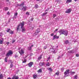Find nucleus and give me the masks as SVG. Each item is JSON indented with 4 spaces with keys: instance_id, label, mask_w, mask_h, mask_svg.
Listing matches in <instances>:
<instances>
[{
    "instance_id": "obj_1",
    "label": "nucleus",
    "mask_w": 79,
    "mask_h": 79,
    "mask_svg": "<svg viewBox=\"0 0 79 79\" xmlns=\"http://www.w3.org/2000/svg\"><path fill=\"white\" fill-rule=\"evenodd\" d=\"M60 35L61 34H64L65 36H67L68 34V32L66 30H65L64 29H61L59 31Z\"/></svg>"
},
{
    "instance_id": "obj_2",
    "label": "nucleus",
    "mask_w": 79,
    "mask_h": 79,
    "mask_svg": "<svg viewBox=\"0 0 79 79\" xmlns=\"http://www.w3.org/2000/svg\"><path fill=\"white\" fill-rule=\"evenodd\" d=\"M25 23L24 22H22L21 23V28L22 29V32H25V31H26V29H25V27H24Z\"/></svg>"
},
{
    "instance_id": "obj_3",
    "label": "nucleus",
    "mask_w": 79,
    "mask_h": 79,
    "mask_svg": "<svg viewBox=\"0 0 79 79\" xmlns=\"http://www.w3.org/2000/svg\"><path fill=\"white\" fill-rule=\"evenodd\" d=\"M69 69H67L66 70V71L64 73V77H66L67 76H69Z\"/></svg>"
},
{
    "instance_id": "obj_4",
    "label": "nucleus",
    "mask_w": 79,
    "mask_h": 79,
    "mask_svg": "<svg viewBox=\"0 0 79 79\" xmlns=\"http://www.w3.org/2000/svg\"><path fill=\"white\" fill-rule=\"evenodd\" d=\"M40 29H37L35 31V33L34 34V35H37L39 34V32H40Z\"/></svg>"
},
{
    "instance_id": "obj_5",
    "label": "nucleus",
    "mask_w": 79,
    "mask_h": 79,
    "mask_svg": "<svg viewBox=\"0 0 79 79\" xmlns=\"http://www.w3.org/2000/svg\"><path fill=\"white\" fill-rule=\"evenodd\" d=\"M21 10L24 11H26V10H27V7L25 6L22 7H20V9Z\"/></svg>"
},
{
    "instance_id": "obj_6",
    "label": "nucleus",
    "mask_w": 79,
    "mask_h": 79,
    "mask_svg": "<svg viewBox=\"0 0 79 79\" xmlns=\"http://www.w3.org/2000/svg\"><path fill=\"white\" fill-rule=\"evenodd\" d=\"M11 55H13V52H12V51L10 50L9 52L7 53L6 55V56H9Z\"/></svg>"
},
{
    "instance_id": "obj_7",
    "label": "nucleus",
    "mask_w": 79,
    "mask_h": 79,
    "mask_svg": "<svg viewBox=\"0 0 79 79\" xmlns=\"http://www.w3.org/2000/svg\"><path fill=\"white\" fill-rule=\"evenodd\" d=\"M19 52L20 55H22L24 53V49H22L20 51H19Z\"/></svg>"
},
{
    "instance_id": "obj_8",
    "label": "nucleus",
    "mask_w": 79,
    "mask_h": 79,
    "mask_svg": "<svg viewBox=\"0 0 79 79\" xmlns=\"http://www.w3.org/2000/svg\"><path fill=\"white\" fill-rule=\"evenodd\" d=\"M33 64H34V62H31L28 64V66L31 67V66H32Z\"/></svg>"
},
{
    "instance_id": "obj_9",
    "label": "nucleus",
    "mask_w": 79,
    "mask_h": 79,
    "mask_svg": "<svg viewBox=\"0 0 79 79\" xmlns=\"http://www.w3.org/2000/svg\"><path fill=\"white\" fill-rule=\"evenodd\" d=\"M4 41V39L3 38H1L0 39V44H3V42Z\"/></svg>"
},
{
    "instance_id": "obj_10",
    "label": "nucleus",
    "mask_w": 79,
    "mask_h": 79,
    "mask_svg": "<svg viewBox=\"0 0 79 79\" xmlns=\"http://www.w3.org/2000/svg\"><path fill=\"white\" fill-rule=\"evenodd\" d=\"M71 9H68L67 10H66L65 11L66 13H71Z\"/></svg>"
},
{
    "instance_id": "obj_11",
    "label": "nucleus",
    "mask_w": 79,
    "mask_h": 79,
    "mask_svg": "<svg viewBox=\"0 0 79 79\" xmlns=\"http://www.w3.org/2000/svg\"><path fill=\"white\" fill-rule=\"evenodd\" d=\"M24 3L23 2L22 3H21L20 5H19V9H21V8H22V7H23L24 6Z\"/></svg>"
},
{
    "instance_id": "obj_12",
    "label": "nucleus",
    "mask_w": 79,
    "mask_h": 79,
    "mask_svg": "<svg viewBox=\"0 0 79 79\" xmlns=\"http://www.w3.org/2000/svg\"><path fill=\"white\" fill-rule=\"evenodd\" d=\"M33 79H36L37 77V74H34L33 75Z\"/></svg>"
},
{
    "instance_id": "obj_13",
    "label": "nucleus",
    "mask_w": 79,
    "mask_h": 79,
    "mask_svg": "<svg viewBox=\"0 0 79 79\" xmlns=\"http://www.w3.org/2000/svg\"><path fill=\"white\" fill-rule=\"evenodd\" d=\"M19 79V77H17L15 75L13 76L12 79Z\"/></svg>"
},
{
    "instance_id": "obj_14",
    "label": "nucleus",
    "mask_w": 79,
    "mask_h": 79,
    "mask_svg": "<svg viewBox=\"0 0 79 79\" xmlns=\"http://www.w3.org/2000/svg\"><path fill=\"white\" fill-rule=\"evenodd\" d=\"M55 50L53 48H52L51 49V51L52 53H55Z\"/></svg>"
},
{
    "instance_id": "obj_15",
    "label": "nucleus",
    "mask_w": 79,
    "mask_h": 79,
    "mask_svg": "<svg viewBox=\"0 0 79 79\" xmlns=\"http://www.w3.org/2000/svg\"><path fill=\"white\" fill-rule=\"evenodd\" d=\"M59 38V36H56V35H55L53 36V40H54L55 39H58Z\"/></svg>"
},
{
    "instance_id": "obj_16",
    "label": "nucleus",
    "mask_w": 79,
    "mask_h": 79,
    "mask_svg": "<svg viewBox=\"0 0 79 79\" xmlns=\"http://www.w3.org/2000/svg\"><path fill=\"white\" fill-rule=\"evenodd\" d=\"M18 15V13H16L15 14L14 16V18H16V17Z\"/></svg>"
},
{
    "instance_id": "obj_17",
    "label": "nucleus",
    "mask_w": 79,
    "mask_h": 79,
    "mask_svg": "<svg viewBox=\"0 0 79 79\" xmlns=\"http://www.w3.org/2000/svg\"><path fill=\"white\" fill-rule=\"evenodd\" d=\"M44 62H41L39 63V65L40 66H42L44 65Z\"/></svg>"
},
{
    "instance_id": "obj_18",
    "label": "nucleus",
    "mask_w": 79,
    "mask_h": 79,
    "mask_svg": "<svg viewBox=\"0 0 79 79\" xmlns=\"http://www.w3.org/2000/svg\"><path fill=\"white\" fill-rule=\"evenodd\" d=\"M20 26H21V23H20V24L18 26V27H17V31H18V30H19V27Z\"/></svg>"
},
{
    "instance_id": "obj_19",
    "label": "nucleus",
    "mask_w": 79,
    "mask_h": 79,
    "mask_svg": "<svg viewBox=\"0 0 79 79\" xmlns=\"http://www.w3.org/2000/svg\"><path fill=\"white\" fill-rule=\"evenodd\" d=\"M5 61L6 62V63L7 62V61H8V57H5Z\"/></svg>"
},
{
    "instance_id": "obj_20",
    "label": "nucleus",
    "mask_w": 79,
    "mask_h": 79,
    "mask_svg": "<svg viewBox=\"0 0 79 79\" xmlns=\"http://www.w3.org/2000/svg\"><path fill=\"white\" fill-rule=\"evenodd\" d=\"M3 78V74H0V79H2Z\"/></svg>"
},
{
    "instance_id": "obj_21",
    "label": "nucleus",
    "mask_w": 79,
    "mask_h": 79,
    "mask_svg": "<svg viewBox=\"0 0 79 79\" xmlns=\"http://www.w3.org/2000/svg\"><path fill=\"white\" fill-rule=\"evenodd\" d=\"M39 8V6L37 4H35V8Z\"/></svg>"
},
{
    "instance_id": "obj_22",
    "label": "nucleus",
    "mask_w": 79,
    "mask_h": 79,
    "mask_svg": "<svg viewBox=\"0 0 79 79\" xmlns=\"http://www.w3.org/2000/svg\"><path fill=\"white\" fill-rule=\"evenodd\" d=\"M69 44V41L68 40H67L65 41V44Z\"/></svg>"
},
{
    "instance_id": "obj_23",
    "label": "nucleus",
    "mask_w": 79,
    "mask_h": 79,
    "mask_svg": "<svg viewBox=\"0 0 79 79\" xmlns=\"http://www.w3.org/2000/svg\"><path fill=\"white\" fill-rule=\"evenodd\" d=\"M72 2V0H67L66 1V3H70Z\"/></svg>"
},
{
    "instance_id": "obj_24",
    "label": "nucleus",
    "mask_w": 79,
    "mask_h": 79,
    "mask_svg": "<svg viewBox=\"0 0 79 79\" xmlns=\"http://www.w3.org/2000/svg\"><path fill=\"white\" fill-rule=\"evenodd\" d=\"M77 79V75H76L74 76V79Z\"/></svg>"
},
{
    "instance_id": "obj_25",
    "label": "nucleus",
    "mask_w": 79,
    "mask_h": 79,
    "mask_svg": "<svg viewBox=\"0 0 79 79\" xmlns=\"http://www.w3.org/2000/svg\"><path fill=\"white\" fill-rule=\"evenodd\" d=\"M48 13V12H46L44 13H43L42 15V16H44V15H47Z\"/></svg>"
},
{
    "instance_id": "obj_26",
    "label": "nucleus",
    "mask_w": 79,
    "mask_h": 79,
    "mask_svg": "<svg viewBox=\"0 0 79 79\" xmlns=\"http://www.w3.org/2000/svg\"><path fill=\"white\" fill-rule=\"evenodd\" d=\"M9 33L10 34H13V31L10 30V31H9Z\"/></svg>"
},
{
    "instance_id": "obj_27",
    "label": "nucleus",
    "mask_w": 79,
    "mask_h": 79,
    "mask_svg": "<svg viewBox=\"0 0 79 79\" xmlns=\"http://www.w3.org/2000/svg\"><path fill=\"white\" fill-rule=\"evenodd\" d=\"M46 65L47 66H50V63L49 62H48L46 64Z\"/></svg>"
},
{
    "instance_id": "obj_28",
    "label": "nucleus",
    "mask_w": 79,
    "mask_h": 79,
    "mask_svg": "<svg viewBox=\"0 0 79 79\" xmlns=\"http://www.w3.org/2000/svg\"><path fill=\"white\" fill-rule=\"evenodd\" d=\"M10 29L7 28V30L6 31L7 32H10Z\"/></svg>"
},
{
    "instance_id": "obj_29",
    "label": "nucleus",
    "mask_w": 79,
    "mask_h": 79,
    "mask_svg": "<svg viewBox=\"0 0 79 79\" xmlns=\"http://www.w3.org/2000/svg\"><path fill=\"white\" fill-rule=\"evenodd\" d=\"M13 63H12L10 65V68H13Z\"/></svg>"
},
{
    "instance_id": "obj_30",
    "label": "nucleus",
    "mask_w": 79,
    "mask_h": 79,
    "mask_svg": "<svg viewBox=\"0 0 79 79\" xmlns=\"http://www.w3.org/2000/svg\"><path fill=\"white\" fill-rule=\"evenodd\" d=\"M38 73H41L42 72V69H40L38 71Z\"/></svg>"
},
{
    "instance_id": "obj_31",
    "label": "nucleus",
    "mask_w": 79,
    "mask_h": 79,
    "mask_svg": "<svg viewBox=\"0 0 79 79\" xmlns=\"http://www.w3.org/2000/svg\"><path fill=\"white\" fill-rule=\"evenodd\" d=\"M75 74V72H71V75H73V74Z\"/></svg>"
},
{
    "instance_id": "obj_32",
    "label": "nucleus",
    "mask_w": 79,
    "mask_h": 79,
    "mask_svg": "<svg viewBox=\"0 0 79 79\" xmlns=\"http://www.w3.org/2000/svg\"><path fill=\"white\" fill-rule=\"evenodd\" d=\"M28 48L29 50H31V49H32V48H31V47H28Z\"/></svg>"
},
{
    "instance_id": "obj_33",
    "label": "nucleus",
    "mask_w": 79,
    "mask_h": 79,
    "mask_svg": "<svg viewBox=\"0 0 79 79\" xmlns=\"http://www.w3.org/2000/svg\"><path fill=\"white\" fill-rule=\"evenodd\" d=\"M53 18H54L55 17H56V14H54L53 15Z\"/></svg>"
},
{
    "instance_id": "obj_34",
    "label": "nucleus",
    "mask_w": 79,
    "mask_h": 79,
    "mask_svg": "<svg viewBox=\"0 0 79 79\" xmlns=\"http://www.w3.org/2000/svg\"><path fill=\"white\" fill-rule=\"evenodd\" d=\"M48 70L49 71H52V69L51 68H49Z\"/></svg>"
},
{
    "instance_id": "obj_35",
    "label": "nucleus",
    "mask_w": 79,
    "mask_h": 79,
    "mask_svg": "<svg viewBox=\"0 0 79 79\" xmlns=\"http://www.w3.org/2000/svg\"><path fill=\"white\" fill-rule=\"evenodd\" d=\"M9 63H13V61H12L11 60H9Z\"/></svg>"
},
{
    "instance_id": "obj_36",
    "label": "nucleus",
    "mask_w": 79,
    "mask_h": 79,
    "mask_svg": "<svg viewBox=\"0 0 79 79\" xmlns=\"http://www.w3.org/2000/svg\"><path fill=\"white\" fill-rule=\"evenodd\" d=\"M8 10V8L7 7L5 8V11H7Z\"/></svg>"
},
{
    "instance_id": "obj_37",
    "label": "nucleus",
    "mask_w": 79,
    "mask_h": 79,
    "mask_svg": "<svg viewBox=\"0 0 79 79\" xmlns=\"http://www.w3.org/2000/svg\"><path fill=\"white\" fill-rule=\"evenodd\" d=\"M68 52L70 53H73V51H68Z\"/></svg>"
},
{
    "instance_id": "obj_38",
    "label": "nucleus",
    "mask_w": 79,
    "mask_h": 79,
    "mask_svg": "<svg viewBox=\"0 0 79 79\" xmlns=\"http://www.w3.org/2000/svg\"><path fill=\"white\" fill-rule=\"evenodd\" d=\"M26 15H29V12H26Z\"/></svg>"
},
{
    "instance_id": "obj_39",
    "label": "nucleus",
    "mask_w": 79,
    "mask_h": 79,
    "mask_svg": "<svg viewBox=\"0 0 79 79\" xmlns=\"http://www.w3.org/2000/svg\"><path fill=\"white\" fill-rule=\"evenodd\" d=\"M46 48H47V46L44 47V49H46Z\"/></svg>"
},
{
    "instance_id": "obj_40",
    "label": "nucleus",
    "mask_w": 79,
    "mask_h": 79,
    "mask_svg": "<svg viewBox=\"0 0 79 79\" xmlns=\"http://www.w3.org/2000/svg\"><path fill=\"white\" fill-rule=\"evenodd\" d=\"M26 60H25L24 61H23V63H26Z\"/></svg>"
},
{
    "instance_id": "obj_41",
    "label": "nucleus",
    "mask_w": 79,
    "mask_h": 79,
    "mask_svg": "<svg viewBox=\"0 0 79 79\" xmlns=\"http://www.w3.org/2000/svg\"><path fill=\"white\" fill-rule=\"evenodd\" d=\"M61 71H64V68H61Z\"/></svg>"
},
{
    "instance_id": "obj_42",
    "label": "nucleus",
    "mask_w": 79,
    "mask_h": 79,
    "mask_svg": "<svg viewBox=\"0 0 79 79\" xmlns=\"http://www.w3.org/2000/svg\"><path fill=\"white\" fill-rule=\"evenodd\" d=\"M41 58H42V57H40L38 58V60H41Z\"/></svg>"
},
{
    "instance_id": "obj_43",
    "label": "nucleus",
    "mask_w": 79,
    "mask_h": 79,
    "mask_svg": "<svg viewBox=\"0 0 79 79\" xmlns=\"http://www.w3.org/2000/svg\"><path fill=\"white\" fill-rule=\"evenodd\" d=\"M37 2H42V0H36Z\"/></svg>"
},
{
    "instance_id": "obj_44",
    "label": "nucleus",
    "mask_w": 79,
    "mask_h": 79,
    "mask_svg": "<svg viewBox=\"0 0 79 79\" xmlns=\"http://www.w3.org/2000/svg\"><path fill=\"white\" fill-rule=\"evenodd\" d=\"M33 20H34V18H31V21H32Z\"/></svg>"
},
{
    "instance_id": "obj_45",
    "label": "nucleus",
    "mask_w": 79,
    "mask_h": 79,
    "mask_svg": "<svg viewBox=\"0 0 79 79\" xmlns=\"http://www.w3.org/2000/svg\"><path fill=\"white\" fill-rule=\"evenodd\" d=\"M76 56L77 57H78V56H79V54H77L76 55Z\"/></svg>"
},
{
    "instance_id": "obj_46",
    "label": "nucleus",
    "mask_w": 79,
    "mask_h": 79,
    "mask_svg": "<svg viewBox=\"0 0 79 79\" xmlns=\"http://www.w3.org/2000/svg\"><path fill=\"white\" fill-rule=\"evenodd\" d=\"M15 42V40H13L12 41V44H14Z\"/></svg>"
},
{
    "instance_id": "obj_47",
    "label": "nucleus",
    "mask_w": 79,
    "mask_h": 79,
    "mask_svg": "<svg viewBox=\"0 0 79 79\" xmlns=\"http://www.w3.org/2000/svg\"><path fill=\"white\" fill-rule=\"evenodd\" d=\"M47 59H48V60H49L50 59V56H49L48 58H47Z\"/></svg>"
},
{
    "instance_id": "obj_48",
    "label": "nucleus",
    "mask_w": 79,
    "mask_h": 79,
    "mask_svg": "<svg viewBox=\"0 0 79 79\" xmlns=\"http://www.w3.org/2000/svg\"><path fill=\"white\" fill-rule=\"evenodd\" d=\"M15 58H17V57H18V56L17 55H15Z\"/></svg>"
},
{
    "instance_id": "obj_49",
    "label": "nucleus",
    "mask_w": 79,
    "mask_h": 79,
    "mask_svg": "<svg viewBox=\"0 0 79 79\" xmlns=\"http://www.w3.org/2000/svg\"><path fill=\"white\" fill-rule=\"evenodd\" d=\"M56 75H57V76H58V74H59V73H56Z\"/></svg>"
},
{
    "instance_id": "obj_50",
    "label": "nucleus",
    "mask_w": 79,
    "mask_h": 79,
    "mask_svg": "<svg viewBox=\"0 0 79 79\" xmlns=\"http://www.w3.org/2000/svg\"><path fill=\"white\" fill-rule=\"evenodd\" d=\"M2 35H2V33H0V36H2Z\"/></svg>"
},
{
    "instance_id": "obj_51",
    "label": "nucleus",
    "mask_w": 79,
    "mask_h": 79,
    "mask_svg": "<svg viewBox=\"0 0 79 79\" xmlns=\"http://www.w3.org/2000/svg\"><path fill=\"white\" fill-rule=\"evenodd\" d=\"M59 1H60V0H56V2H58Z\"/></svg>"
},
{
    "instance_id": "obj_52",
    "label": "nucleus",
    "mask_w": 79,
    "mask_h": 79,
    "mask_svg": "<svg viewBox=\"0 0 79 79\" xmlns=\"http://www.w3.org/2000/svg\"><path fill=\"white\" fill-rule=\"evenodd\" d=\"M51 36H53V35H54V34H53V33H52L51 34Z\"/></svg>"
},
{
    "instance_id": "obj_53",
    "label": "nucleus",
    "mask_w": 79,
    "mask_h": 79,
    "mask_svg": "<svg viewBox=\"0 0 79 79\" xmlns=\"http://www.w3.org/2000/svg\"><path fill=\"white\" fill-rule=\"evenodd\" d=\"M58 29H56L55 31V32H56V31H58Z\"/></svg>"
},
{
    "instance_id": "obj_54",
    "label": "nucleus",
    "mask_w": 79,
    "mask_h": 79,
    "mask_svg": "<svg viewBox=\"0 0 79 79\" xmlns=\"http://www.w3.org/2000/svg\"><path fill=\"white\" fill-rule=\"evenodd\" d=\"M9 14H10V12H8L7 13V14L9 15Z\"/></svg>"
},
{
    "instance_id": "obj_55",
    "label": "nucleus",
    "mask_w": 79,
    "mask_h": 79,
    "mask_svg": "<svg viewBox=\"0 0 79 79\" xmlns=\"http://www.w3.org/2000/svg\"><path fill=\"white\" fill-rule=\"evenodd\" d=\"M7 79H11V78L10 77H8L7 78Z\"/></svg>"
},
{
    "instance_id": "obj_56",
    "label": "nucleus",
    "mask_w": 79,
    "mask_h": 79,
    "mask_svg": "<svg viewBox=\"0 0 79 79\" xmlns=\"http://www.w3.org/2000/svg\"><path fill=\"white\" fill-rule=\"evenodd\" d=\"M48 11V10H47V9L46 10H45V12H46V11Z\"/></svg>"
},
{
    "instance_id": "obj_57",
    "label": "nucleus",
    "mask_w": 79,
    "mask_h": 79,
    "mask_svg": "<svg viewBox=\"0 0 79 79\" xmlns=\"http://www.w3.org/2000/svg\"><path fill=\"white\" fill-rule=\"evenodd\" d=\"M77 0H74V1H75V2H77Z\"/></svg>"
},
{
    "instance_id": "obj_58",
    "label": "nucleus",
    "mask_w": 79,
    "mask_h": 79,
    "mask_svg": "<svg viewBox=\"0 0 79 79\" xmlns=\"http://www.w3.org/2000/svg\"><path fill=\"white\" fill-rule=\"evenodd\" d=\"M6 1H7V2H9V0H6Z\"/></svg>"
},
{
    "instance_id": "obj_59",
    "label": "nucleus",
    "mask_w": 79,
    "mask_h": 79,
    "mask_svg": "<svg viewBox=\"0 0 79 79\" xmlns=\"http://www.w3.org/2000/svg\"><path fill=\"white\" fill-rule=\"evenodd\" d=\"M7 44H9V42H7Z\"/></svg>"
},
{
    "instance_id": "obj_60",
    "label": "nucleus",
    "mask_w": 79,
    "mask_h": 79,
    "mask_svg": "<svg viewBox=\"0 0 79 79\" xmlns=\"http://www.w3.org/2000/svg\"><path fill=\"white\" fill-rule=\"evenodd\" d=\"M33 46H34V45H31V47H33Z\"/></svg>"
},
{
    "instance_id": "obj_61",
    "label": "nucleus",
    "mask_w": 79,
    "mask_h": 79,
    "mask_svg": "<svg viewBox=\"0 0 79 79\" xmlns=\"http://www.w3.org/2000/svg\"><path fill=\"white\" fill-rule=\"evenodd\" d=\"M27 56H25V58H27Z\"/></svg>"
},
{
    "instance_id": "obj_62",
    "label": "nucleus",
    "mask_w": 79,
    "mask_h": 79,
    "mask_svg": "<svg viewBox=\"0 0 79 79\" xmlns=\"http://www.w3.org/2000/svg\"><path fill=\"white\" fill-rule=\"evenodd\" d=\"M47 61H48V60H47Z\"/></svg>"
},
{
    "instance_id": "obj_63",
    "label": "nucleus",
    "mask_w": 79,
    "mask_h": 79,
    "mask_svg": "<svg viewBox=\"0 0 79 79\" xmlns=\"http://www.w3.org/2000/svg\"><path fill=\"white\" fill-rule=\"evenodd\" d=\"M58 47V46H57V47Z\"/></svg>"
}]
</instances>
